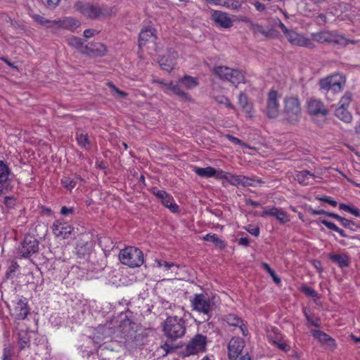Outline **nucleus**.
I'll return each instance as SVG.
<instances>
[{"label": "nucleus", "instance_id": "f257e3e1", "mask_svg": "<svg viewBox=\"0 0 360 360\" xmlns=\"http://www.w3.org/2000/svg\"><path fill=\"white\" fill-rule=\"evenodd\" d=\"M190 302L192 310L205 316L207 321L212 316L217 307L216 297L208 293L194 294Z\"/></svg>", "mask_w": 360, "mask_h": 360}, {"label": "nucleus", "instance_id": "f03ea898", "mask_svg": "<svg viewBox=\"0 0 360 360\" xmlns=\"http://www.w3.org/2000/svg\"><path fill=\"white\" fill-rule=\"evenodd\" d=\"M137 325L129 319L123 320L120 325L121 338L125 340L127 347L134 349L144 344V336L137 333Z\"/></svg>", "mask_w": 360, "mask_h": 360}, {"label": "nucleus", "instance_id": "7ed1b4c3", "mask_svg": "<svg viewBox=\"0 0 360 360\" xmlns=\"http://www.w3.org/2000/svg\"><path fill=\"white\" fill-rule=\"evenodd\" d=\"M186 330V322L182 317L169 316L164 321V334L172 342L182 338L185 335Z\"/></svg>", "mask_w": 360, "mask_h": 360}, {"label": "nucleus", "instance_id": "20e7f679", "mask_svg": "<svg viewBox=\"0 0 360 360\" xmlns=\"http://www.w3.org/2000/svg\"><path fill=\"white\" fill-rule=\"evenodd\" d=\"M283 117L290 124H296L301 118V103L297 97L290 96L283 101Z\"/></svg>", "mask_w": 360, "mask_h": 360}, {"label": "nucleus", "instance_id": "39448f33", "mask_svg": "<svg viewBox=\"0 0 360 360\" xmlns=\"http://www.w3.org/2000/svg\"><path fill=\"white\" fill-rule=\"evenodd\" d=\"M119 259L122 264L131 268L139 267L143 264V254L142 251L132 246H129L122 250L119 254Z\"/></svg>", "mask_w": 360, "mask_h": 360}, {"label": "nucleus", "instance_id": "423d86ee", "mask_svg": "<svg viewBox=\"0 0 360 360\" xmlns=\"http://www.w3.org/2000/svg\"><path fill=\"white\" fill-rule=\"evenodd\" d=\"M278 27L292 45L302 46L309 49L315 48V44L311 39L304 37L303 34L293 30L288 29L282 22H279Z\"/></svg>", "mask_w": 360, "mask_h": 360}, {"label": "nucleus", "instance_id": "0eeeda50", "mask_svg": "<svg viewBox=\"0 0 360 360\" xmlns=\"http://www.w3.org/2000/svg\"><path fill=\"white\" fill-rule=\"evenodd\" d=\"M214 73L220 79L227 80L236 86L240 83H245V75L238 69H232L226 66H218L214 68Z\"/></svg>", "mask_w": 360, "mask_h": 360}, {"label": "nucleus", "instance_id": "6e6552de", "mask_svg": "<svg viewBox=\"0 0 360 360\" xmlns=\"http://www.w3.org/2000/svg\"><path fill=\"white\" fill-rule=\"evenodd\" d=\"M207 338L206 336L197 334L187 344L185 350V356L197 354L199 352H203L206 349Z\"/></svg>", "mask_w": 360, "mask_h": 360}, {"label": "nucleus", "instance_id": "1a4fd4ad", "mask_svg": "<svg viewBox=\"0 0 360 360\" xmlns=\"http://www.w3.org/2000/svg\"><path fill=\"white\" fill-rule=\"evenodd\" d=\"M75 8L83 15L91 19L98 18L104 15L102 8L98 5L77 1L75 4Z\"/></svg>", "mask_w": 360, "mask_h": 360}, {"label": "nucleus", "instance_id": "9d476101", "mask_svg": "<svg viewBox=\"0 0 360 360\" xmlns=\"http://www.w3.org/2000/svg\"><path fill=\"white\" fill-rule=\"evenodd\" d=\"M39 250L38 240L31 236H27L18 249L20 257L28 258Z\"/></svg>", "mask_w": 360, "mask_h": 360}, {"label": "nucleus", "instance_id": "9b49d317", "mask_svg": "<svg viewBox=\"0 0 360 360\" xmlns=\"http://www.w3.org/2000/svg\"><path fill=\"white\" fill-rule=\"evenodd\" d=\"M278 93L274 89L269 91L266 100V115L269 118H276L280 112V105L278 102Z\"/></svg>", "mask_w": 360, "mask_h": 360}, {"label": "nucleus", "instance_id": "f8f14e48", "mask_svg": "<svg viewBox=\"0 0 360 360\" xmlns=\"http://www.w3.org/2000/svg\"><path fill=\"white\" fill-rule=\"evenodd\" d=\"M152 193L161 200L162 204L169 209L173 213L179 212V206L174 202L173 197L164 190H160L157 187L152 188Z\"/></svg>", "mask_w": 360, "mask_h": 360}, {"label": "nucleus", "instance_id": "ddd939ff", "mask_svg": "<svg viewBox=\"0 0 360 360\" xmlns=\"http://www.w3.org/2000/svg\"><path fill=\"white\" fill-rule=\"evenodd\" d=\"M307 108L310 115L326 117L329 114V110L323 102L317 98H310Z\"/></svg>", "mask_w": 360, "mask_h": 360}, {"label": "nucleus", "instance_id": "4468645a", "mask_svg": "<svg viewBox=\"0 0 360 360\" xmlns=\"http://www.w3.org/2000/svg\"><path fill=\"white\" fill-rule=\"evenodd\" d=\"M245 347L244 340L239 337L231 339L228 345L229 358L230 360H236Z\"/></svg>", "mask_w": 360, "mask_h": 360}, {"label": "nucleus", "instance_id": "2eb2a0df", "mask_svg": "<svg viewBox=\"0 0 360 360\" xmlns=\"http://www.w3.org/2000/svg\"><path fill=\"white\" fill-rule=\"evenodd\" d=\"M211 19L217 26L224 29H229L233 26V20L226 12L214 11Z\"/></svg>", "mask_w": 360, "mask_h": 360}, {"label": "nucleus", "instance_id": "dca6fc26", "mask_svg": "<svg viewBox=\"0 0 360 360\" xmlns=\"http://www.w3.org/2000/svg\"><path fill=\"white\" fill-rule=\"evenodd\" d=\"M11 174V169L4 160H0V195L8 191V181Z\"/></svg>", "mask_w": 360, "mask_h": 360}, {"label": "nucleus", "instance_id": "f3484780", "mask_svg": "<svg viewBox=\"0 0 360 360\" xmlns=\"http://www.w3.org/2000/svg\"><path fill=\"white\" fill-rule=\"evenodd\" d=\"M177 56V53L175 51L169 50L166 55L160 59L159 64L160 68L167 72L172 71L176 64Z\"/></svg>", "mask_w": 360, "mask_h": 360}, {"label": "nucleus", "instance_id": "a211bd4d", "mask_svg": "<svg viewBox=\"0 0 360 360\" xmlns=\"http://www.w3.org/2000/svg\"><path fill=\"white\" fill-rule=\"evenodd\" d=\"M72 227L67 223H63L60 221L54 222L52 226L53 234L61 238H66L69 237L72 231Z\"/></svg>", "mask_w": 360, "mask_h": 360}, {"label": "nucleus", "instance_id": "6ab92c4d", "mask_svg": "<svg viewBox=\"0 0 360 360\" xmlns=\"http://www.w3.org/2000/svg\"><path fill=\"white\" fill-rule=\"evenodd\" d=\"M14 312L18 319H25L30 313V308L28 307L26 299L18 298L15 302Z\"/></svg>", "mask_w": 360, "mask_h": 360}, {"label": "nucleus", "instance_id": "aec40b11", "mask_svg": "<svg viewBox=\"0 0 360 360\" xmlns=\"http://www.w3.org/2000/svg\"><path fill=\"white\" fill-rule=\"evenodd\" d=\"M260 216L262 217H265L266 216L275 217L281 223L283 224L289 221L287 212L275 207L266 209L261 213Z\"/></svg>", "mask_w": 360, "mask_h": 360}, {"label": "nucleus", "instance_id": "412c9836", "mask_svg": "<svg viewBox=\"0 0 360 360\" xmlns=\"http://www.w3.org/2000/svg\"><path fill=\"white\" fill-rule=\"evenodd\" d=\"M84 48L85 53L93 56H103L107 52L106 46L100 42L89 44Z\"/></svg>", "mask_w": 360, "mask_h": 360}, {"label": "nucleus", "instance_id": "4be33fe9", "mask_svg": "<svg viewBox=\"0 0 360 360\" xmlns=\"http://www.w3.org/2000/svg\"><path fill=\"white\" fill-rule=\"evenodd\" d=\"M156 39L155 30L150 27H146L141 30L139 36V46H145L148 42Z\"/></svg>", "mask_w": 360, "mask_h": 360}, {"label": "nucleus", "instance_id": "5701e85b", "mask_svg": "<svg viewBox=\"0 0 360 360\" xmlns=\"http://www.w3.org/2000/svg\"><path fill=\"white\" fill-rule=\"evenodd\" d=\"M59 26L60 29L68 30L74 32L80 26V22L72 17H65L58 19Z\"/></svg>", "mask_w": 360, "mask_h": 360}, {"label": "nucleus", "instance_id": "b1692460", "mask_svg": "<svg viewBox=\"0 0 360 360\" xmlns=\"http://www.w3.org/2000/svg\"><path fill=\"white\" fill-rule=\"evenodd\" d=\"M314 337L321 342L326 344L330 349H333L335 347V340L324 332L319 330L312 331Z\"/></svg>", "mask_w": 360, "mask_h": 360}, {"label": "nucleus", "instance_id": "393cba45", "mask_svg": "<svg viewBox=\"0 0 360 360\" xmlns=\"http://www.w3.org/2000/svg\"><path fill=\"white\" fill-rule=\"evenodd\" d=\"M238 104L245 112L247 117H251L252 116V105L249 103L248 96L243 92H240L238 95Z\"/></svg>", "mask_w": 360, "mask_h": 360}, {"label": "nucleus", "instance_id": "a878e982", "mask_svg": "<svg viewBox=\"0 0 360 360\" xmlns=\"http://www.w3.org/2000/svg\"><path fill=\"white\" fill-rule=\"evenodd\" d=\"M315 176L313 173L308 170H302L296 172L295 179L299 184L307 186L311 184L310 179H314Z\"/></svg>", "mask_w": 360, "mask_h": 360}, {"label": "nucleus", "instance_id": "bb28decb", "mask_svg": "<svg viewBox=\"0 0 360 360\" xmlns=\"http://www.w3.org/2000/svg\"><path fill=\"white\" fill-rule=\"evenodd\" d=\"M180 84L179 83L174 84L172 82H170L168 84H166L167 89L172 91L174 94L179 96L183 101H191L190 95L181 90Z\"/></svg>", "mask_w": 360, "mask_h": 360}, {"label": "nucleus", "instance_id": "cd10ccee", "mask_svg": "<svg viewBox=\"0 0 360 360\" xmlns=\"http://www.w3.org/2000/svg\"><path fill=\"white\" fill-rule=\"evenodd\" d=\"M330 259L338 264L340 268L347 267L350 264L349 257L346 255L330 254Z\"/></svg>", "mask_w": 360, "mask_h": 360}, {"label": "nucleus", "instance_id": "c85d7f7f", "mask_svg": "<svg viewBox=\"0 0 360 360\" xmlns=\"http://www.w3.org/2000/svg\"><path fill=\"white\" fill-rule=\"evenodd\" d=\"M76 140L78 145L84 149H89L91 146L89 135L82 130L78 129L76 132Z\"/></svg>", "mask_w": 360, "mask_h": 360}, {"label": "nucleus", "instance_id": "c756f323", "mask_svg": "<svg viewBox=\"0 0 360 360\" xmlns=\"http://www.w3.org/2000/svg\"><path fill=\"white\" fill-rule=\"evenodd\" d=\"M311 39L312 40V41H316L319 43H325V42L332 43V40H333V39H332L333 33L329 32H326V31L316 32V33H312L311 34Z\"/></svg>", "mask_w": 360, "mask_h": 360}, {"label": "nucleus", "instance_id": "7c9ffc66", "mask_svg": "<svg viewBox=\"0 0 360 360\" xmlns=\"http://www.w3.org/2000/svg\"><path fill=\"white\" fill-rule=\"evenodd\" d=\"M335 115L340 120L349 123L352 120V114L347 110V108L338 106L335 111Z\"/></svg>", "mask_w": 360, "mask_h": 360}, {"label": "nucleus", "instance_id": "2f4dec72", "mask_svg": "<svg viewBox=\"0 0 360 360\" xmlns=\"http://www.w3.org/2000/svg\"><path fill=\"white\" fill-rule=\"evenodd\" d=\"M78 257L85 258L89 256L92 251V245L89 242H80L77 245Z\"/></svg>", "mask_w": 360, "mask_h": 360}, {"label": "nucleus", "instance_id": "473e14b6", "mask_svg": "<svg viewBox=\"0 0 360 360\" xmlns=\"http://www.w3.org/2000/svg\"><path fill=\"white\" fill-rule=\"evenodd\" d=\"M330 215L331 218L335 219L338 221H339L342 226L349 229L352 231H356L355 228H359V225L356 224L354 221L342 217L338 214Z\"/></svg>", "mask_w": 360, "mask_h": 360}, {"label": "nucleus", "instance_id": "72a5a7b5", "mask_svg": "<svg viewBox=\"0 0 360 360\" xmlns=\"http://www.w3.org/2000/svg\"><path fill=\"white\" fill-rule=\"evenodd\" d=\"M333 82L331 91L335 93L340 92L342 90V88L345 84V79L341 75H333Z\"/></svg>", "mask_w": 360, "mask_h": 360}, {"label": "nucleus", "instance_id": "f704fd0d", "mask_svg": "<svg viewBox=\"0 0 360 360\" xmlns=\"http://www.w3.org/2000/svg\"><path fill=\"white\" fill-rule=\"evenodd\" d=\"M205 241L212 242L216 247L223 249L226 247V243L224 240L220 239L215 233H207L203 237Z\"/></svg>", "mask_w": 360, "mask_h": 360}, {"label": "nucleus", "instance_id": "c9c22d12", "mask_svg": "<svg viewBox=\"0 0 360 360\" xmlns=\"http://www.w3.org/2000/svg\"><path fill=\"white\" fill-rule=\"evenodd\" d=\"M81 181H82V179L79 176H75L72 179L68 177V176H65L61 179V184L65 188H67L69 191H71Z\"/></svg>", "mask_w": 360, "mask_h": 360}, {"label": "nucleus", "instance_id": "e433bc0d", "mask_svg": "<svg viewBox=\"0 0 360 360\" xmlns=\"http://www.w3.org/2000/svg\"><path fill=\"white\" fill-rule=\"evenodd\" d=\"M194 172L200 176L205 178L213 177L215 173V169L212 167H195Z\"/></svg>", "mask_w": 360, "mask_h": 360}, {"label": "nucleus", "instance_id": "4c0bfd02", "mask_svg": "<svg viewBox=\"0 0 360 360\" xmlns=\"http://www.w3.org/2000/svg\"><path fill=\"white\" fill-rule=\"evenodd\" d=\"M332 39V43H335L342 46H346L349 44H356L358 42L356 40L348 39L342 35H338L334 34H333Z\"/></svg>", "mask_w": 360, "mask_h": 360}, {"label": "nucleus", "instance_id": "58836bf2", "mask_svg": "<svg viewBox=\"0 0 360 360\" xmlns=\"http://www.w3.org/2000/svg\"><path fill=\"white\" fill-rule=\"evenodd\" d=\"M179 83L188 89H193L198 84V82L195 78L188 75L179 79Z\"/></svg>", "mask_w": 360, "mask_h": 360}, {"label": "nucleus", "instance_id": "ea45409f", "mask_svg": "<svg viewBox=\"0 0 360 360\" xmlns=\"http://www.w3.org/2000/svg\"><path fill=\"white\" fill-rule=\"evenodd\" d=\"M223 320L226 322L229 326L237 327L238 326H241L243 320L240 319L238 316L233 314H229L225 315L223 317Z\"/></svg>", "mask_w": 360, "mask_h": 360}, {"label": "nucleus", "instance_id": "a19ab883", "mask_svg": "<svg viewBox=\"0 0 360 360\" xmlns=\"http://www.w3.org/2000/svg\"><path fill=\"white\" fill-rule=\"evenodd\" d=\"M264 181L259 179H255L241 175L240 185L243 186H255L257 184H263Z\"/></svg>", "mask_w": 360, "mask_h": 360}, {"label": "nucleus", "instance_id": "79ce46f5", "mask_svg": "<svg viewBox=\"0 0 360 360\" xmlns=\"http://www.w3.org/2000/svg\"><path fill=\"white\" fill-rule=\"evenodd\" d=\"M68 44L71 46L79 50L83 53H85V46L83 45L84 43L82 39L77 37H72L68 40Z\"/></svg>", "mask_w": 360, "mask_h": 360}, {"label": "nucleus", "instance_id": "37998d69", "mask_svg": "<svg viewBox=\"0 0 360 360\" xmlns=\"http://www.w3.org/2000/svg\"><path fill=\"white\" fill-rule=\"evenodd\" d=\"M30 339L27 333H19L18 345L21 350L24 349L26 347H28L30 345Z\"/></svg>", "mask_w": 360, "mask_h": 360}, {"label": "nucleus", "instance_id": "c03bdc74", "mask_svg": "<svg viewBox=\"0 0 360 360\" xmlns=\"http://www.w3.org/2000/svg\"><path fill=\"white\" fill-rule=\"evenodd\" d=\"M221 6L232 10H238L241 7V4L238 0H221Z\"/></svg>", "mask_w": 360, "mask_h": 360}, {"label": "nucleus", "instance_id": "a18cd8bd", "mask_svg": "<svg viewBox=\"0 0 360 360\" xmlns=\"http://www.w3.org/2000/svg\"><path fill=\"white\" fill-rule=\"evenodd\" d=\"M332 82H333V77H328L323 79H321L319 81V86L321 89L326 91L331 90L332 87Z\"/></svg>", "mask_w": 360, "mask_h": 360}, {"label": "nucleus", "instance_id": "49530a36", "mask_svg": "<svg viewBox=\"0 0 360 360\" xmlns=\"http://www.w3.org/2000/svg\"><path fill=\"white\" fill-rule=\"evenodd\" d=\"M262 267L266 272L269 274L276 283L278 284L281 282V278L276 275L274 270H273L268 264L262 263Z\"/></svg>", "mask_w": 360, "mask_h": 360}, {"label": "nucleus", "instance_id": "de8ad7c7", "mask_svg": "<svg viewBox=\"0 0 360 360\" xmlns=\"http://www.w3.org/2000/svg\"><path fill=\"white\" fill-rule=\"evenodd\" d=\"M3 203L7 209H13L17 204V198L14 196H5Z\"/></svg>", "mask_w": 360, "mask_h": 360}, {"label": "nucleus", "instance_id": "09e8293b", "mask_svg": "<svg viewBox=\"0 0 360 360\" xmlns=\"http://www.w3.org/2000/svg\"><path fill=\"white\" fill-rule=\"evenodd\" d=\"M19 268V265L16 262H12L11 265L8 266V270L6 272V277L7 279L12 278L16 271V270Z\"/></svg>", "mask_w": 360, "mask_h": 360}, {"label": "nucleus", "instance_id": "8fccbe9b", "mask_svg": "<svg viewBox=\"0 0 360 360\" xmlns=\"http://www.w3.org/2000/svg\"><path fill=\"white\" fill-rule=\"evenodd\" d=\"M352 95L350 92H347L342 97L339 102V106L348 108L352 101Z\"/></svg>", "mask_w": 360, "mask_h": 360}, {"label": "nucleus", "instance_id": "3c124183", "mask_svg": "<svg viewBox=\"0 0 360 360\" xmlns=\"http://www.w3.org/2000/svg\"><path fill=\"white\" fill-rule=\"evenodd\" d=\"M301 291L307 296L313 298L318 297L317 292L312 288L307 285H303L300 288Z\"/></svg>", "mask_w": 360, "mask_h": 360}, {"label": "nucleus", "instance_id": "603ef678", "mask_svg": "<svg viewBox=\"0 0 360 360\" xmlns=\"http://www.w3.org/2000/svg\"><path fill=\"white\" fill-rule=\"evenodd\" d=\"M241 175H234L231 173L229 174L226 181L230 184L238 186L240 185Z\"/></svg>", "mask_w": 360, "mask_h": 360}, {"label": "nucleus", "instance_id": "864d4df0", "mask_svg": "<svg viewBox=\"0 0 360 360\" xmlns=\"http://www.w3.org/2000/svg\"><path fill=\"white\" fill-rule=\"evenodd\" d=\"M215 100L218 103L224 104L229 108L236 110V107L231 103L230 100L227 97L223 96H217L215 98Z\"/></svg>", "mask_w": 360, "mask_h": 360}, {"label": "nucleus", "instance_id": "5fc2aeb1", "mask_svg": "<svg viewBox=\"0 0 360 360\" xmlns=\"http://www.w3.org/2000/svg\"><path fill=\"white\" fill-rule=\"evenodd\" d=\"M45 26L50 29L52 32H56L60 28L58 19L54 20H48Z\"/></svg>", "mask_w": 360, "mask_h": 360}, {"label": "nucleus", "instance_id": "6e6d98bb", "mask_svg": "<svg viewBox=\"0 0 360 360\" xmlns=\"http://www.w3.org/2000/svg\"><path fill=\"white\" fill-rule=\"evenodd\" d=\"M108 85L111 88L112 92L114 94H116L120 98H124L127 96V93L120 91L118 88H117L112 82H108Z\"/></svg>", "mask_w": 360, "mask_h": 360}, {"label": "nucleus", "instance_id": "4d7b16f0", "mask_svg": "<svg viewBox=\"0 0 360 360\" xmlns=\"http://www.w3.org/2000/svg\"><path fill=\"white\" fill-rule=\"evenodd\" d=\"M308 211L312 215L325 214V215L330 217V214H335V213H333V212H326L323 210H314L311 207H309Z\"/></svg>", "mask_w": 360, "mask_h": 360}, {"label": "nucleus", "instance_id": "13d9d810", "mask_svg": "<svg viewBox=\"0 0 360 360\" xmlns=\"http://www.w3.org/2000/svg\"><path fill=\"white\" fill-rule=\"evenodd\" d=\"M160 348L165 352V354L164 355H167L169 353L172 352L175 349V347L173 346V344L169 342H165L160 346Z\"/></svg>", "mask_w": 360, "mask_h": 360}, {"label": "nucleus", "instance_id": "bf43d9fd", "mask_svg": "<svg viewBox=\"0 0 360 360\" xmlns=\"http://www.w3.org/2000/svg\"><path fill=\"white\" fill-rule=\"evenodd\" d=\"M13 351L10 347H6L3 351L2 360H13Z\"/></svg>", "mask_w": 360, "mask_h": 360}, {"label": "nucleus", "instance_id": "052dcab7", "mask_svg": "<svg viewBox=\"0 0 360 360\" xmlns=\"http://www.w3.org/2000/svg\"><path fill=\"white\" fill-rule=\"evenodd\" d=\"M215 174L213 177H215L218 179H225L227 180L229 174L228 172H226L223 171L222 169H215Z\"/></svg>", "mask_w": 360, "mask_h": 360}, {"label": "nucleus", "instance_id": "680f3d73", "mask_svg": "<svg viewBox=\"0 0 360 360\" xmlns=\"http://www.w3.org/2000/svg\"><path fill=\"white\" fill-rule=\"evenodd\" d=\"M317 199L321 202L328 203L330 205H332L333 207H336L338 205L337 201H335V200H333L332 198H330L329 196H322L320 198H317Z\"/></svg>", "mask_w": 360, "mask_h": 360}, {"label": "nucleus", "instance_id": "e2e57ef3", "mask_svg": "<svg viewBox=\"0 0 360 360\" xmlns=\"http://www.w3.org/2000/svg\"><path fill=\"white\" fill-rule=\"evenodd\" d=\"M225 138L227 139L229 141L232 142L235 145H245L242 140L239 139L237 137H235L231 134H226Z\"/></svg>", "mask_w": 360, "mask_h": 360}, {"label": "nucleus", "instance_id": "0e129e2a", "mask_svg": "<svg viewBox=\"0 0 360 360\" xmlns=\"http://www.w3.org/2000/svg\"><path fill=\"white\" fill-rule=\"evenodd\" d=\"M321 223L326 226L328 229L333 230L334 231H337L338 230V226H337L333 222L327 221L326 219H322Z\"/></svg>", "mask_w": 360, "mask_h": 360}, {"label": "nucleus", "instance_id": "69168bd1", "mask_svg": "<svg viewBox=\"0 0 360 360\" xmlns=\"http://www.w3.org/2000/svg\"><path fill=\"white\" fill-rule=\"evenodd\" d=\"M157 264L159 267H165L167 270L170 269L172 266H175L174 263L173 262H167L164 260H157Z\"/></svg>", "mask_w": 360, "mask_h": 360}, {"label": "nucleus", "instance_id": "338daca9", "mask_svg": "<svg viewBox=\"0 0 360 360\" xmlns=\"http://www.w3.org/2000/svg\"><path fill=\"white\" fill-rule=\"evenodd\" d=\"M252 28L255 33H260L264 36L267 35V32L264 30V27L262 25H259L258 24L252 25Z\"/></svg>", "mask_w": 360, "mask_h": 360}, {"label": "nucleus", "instance_id": "774afa93", "mask_svg": "<svg viewBox=\"0 0 360 360\" xmlns=\"http://www.w3.org/2000/svg\"><path fill=\"white\" fill-rule=\"evenodd\" d=\"M32 18H33V20L36 22H37L38 23L42 25H44L46 24L47 22V20L48 19H46L45 18H44L43 16L40 15H38V14H34L32 15Z\"/></svg>", "mask_w": 360, "mask_h": 360}]
</instances>
